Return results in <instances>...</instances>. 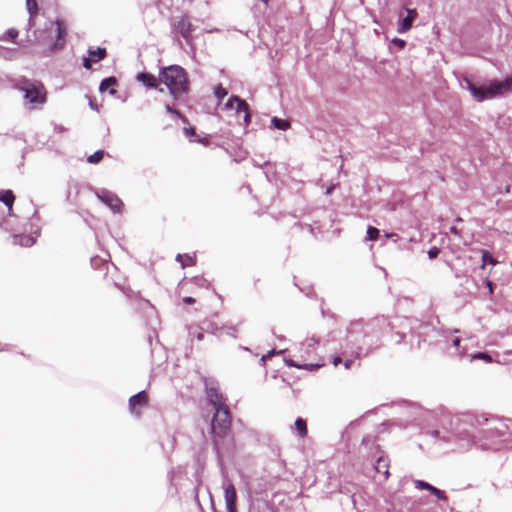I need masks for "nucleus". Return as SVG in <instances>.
I'll return each mask as SVG.
<instances>
[{
  "mask_svg": "<svg viewBox=\"0 0 512 512\" xmlns=\"http://www.w3.org/2000/svg\"><path fill=\"white\" fill-rule=\"evenodd\" d=\"M436 428H427L424 433L435 442L457 443L462 449L472 445L483 450L500 449L508 427L495 418L465 413L461 415L443 414Z\"/></svg>",
  "mask_w": 512,
  "mask_h": 512,
  "instance_id": "1",
  "label": "nucleus"
},
{
  "mask_svg": "<svg viewBox=\"0 0 512 512\" xmlns=\"http://www.w3.org/2000/svg\"><path fill=\"white\" fill-rule=\"evenodd\" d=\"M206 398L208 403L214 409V415L211 420V433L213 440V449L221 461L225 452H230L233 447L231 436V416L223 395L217 388L207 387Z\"/></svg>",
  "mask_w": 512,
  "mask_h": 512,
  "instance_id": "2",
  "label": "nucleus"
},
{
  "mask_svg": "<svg viewBox=\"0 0 512 512\" xmlns=\"http://www.w3.org/2000/svg\"><path fill=\"white\" fill-rule=\"evenodd\" d=\"M159 81L168 89L174 100H180L190 90L188 73L179 65H170L159 70Z\"/></svg>",
  "mask_w": 512,
  "mask_h": 512,
  "instance_id": "3",
  "label": "nucleus"
},
{
  "mask_svg": "<svg viewBox=\"0 0 512 512\" xmlns=\"http://www.w3.org/2000/svg\"><path fill=\"white\" fill-rule=\"evenodd\" d=\"M396 326L384 316L372 318L368 321L362 320V328L366 341V353H371L382 345V338L392 331Z\"/></svg>",
  "mask_w": 512,
  "mask_h": 512,
  "instance_id": "4",
  "label": "nucleus"
},
{
  "mask_svg": "<svg viewBox=\"0 0 512 512\" xmlns=\"http://www.w3.org/2000/svg\"><path fill=\"white\" fill-rule=\"evenodd\" d=\"M17 89L24 93V100L29 109H36L47 101V91L40 81L22 79L17 84Z\"/></svg>",
  "mask_w": 512,
  "mask_h": 512,
  "instance_id": "5",
  "label": "nucleus"
},
{
  "mask_svg": "<svg viewBox=\"0 0 512 512\" xmlns=\"http://www.w3.org/2000/svg\"><path fill=\"white\" fill-rule=\"evenodd\" d=\"M365 339L362 320H356L351 322L347 328V335L343 346L350 350V355L352 357L361 358L369 355V353H366L367 347Z\"/></svg>",
  "mask_w": 512,
  "mask_h": 512,
  "instance_id": "6",
  "label": "nucleus"
},
{
  "mask_svg": "<svg viewBox=\"0 0 512 512\" xmlns=\"http://www.w3.org/2000/svg\"><path fill=\"white\" fill-rule=\"evenodd\" d=\"M467 88L478 102L488 98L501 96L512 88V76L503 81H495L488 86L477 87L472 82L467 81Z\"/></svg>",
  "mask_w": 512,
  "mask_h": 512,
  "instance_id": "7",
  "label": "nucleus"
},
{
  "mask_svg": "<svg viewBox=\"0 0 512 512\" xmlns=\"http://www.w3.org/2000/svg\"><path fill=\"white\" fill-rule=\"evenodd\" d=\"M34 226H31V230L29 232L24 229L23 231L20 229H13L10 231V237L12 238V243L14 245H19L22 247H30L35 242L37 237L40 235V227L35 226L36 229L32 230Z\"/></svg>",
  "mask_w": 512,
  "mask_h": 512,
  "instance_id": "8",
  "label": "nucleus"
},
{
  "mask_svg": "<svg viewBox=\"0 0 512 512\" xmlns=\"http://www.w3.org/2000/svg\"><path fill=\"white\" fill-rule=\"evenodd\" d=\"M406 414L410 421L417 426H422L426 421L434 418L432 411L426 410L419 405L411 404L406 408Z\"/></svg>",
  "mask_w": 512,
  "mask_h": 512,
  "instance_id": "9",
  "label": "nucleus"
},
{
  "mask_svg": "<svg viewBox=\"0 0 512 512\" xmlns=\"http://www.w3.org/2000/svg\"><path fill=\"white\" fill-rule=\"evenodd\" d=\"M302 228H306L307 232L319 241H331L332 239L338 237L341 233L340 228H336L333 230L328 229L327 226H301Z\"/></svg>",
  "mask_w": 512,
  "mask_h": 512,
  "instance_id": "10",
  "label": "nucleus"
},
{
  "mask_svg": "<svg viewBox=\"0 0 512 512\" xmlns=\"http://www.w3.org/2000/svg\"><path fill=\"white\" fill-rule=\"evenodd\" d=\"M396 326L392 331H388L385 336H390L396 345L401 344L406 337V329H412L409 319H403L399 321V324L393 322Z\"/></svg>",
  "mask_w": 512,
  "mask_h": 512,
  "instance_id": "11",
  "label": "nucleus"
},
{
  "mask_svg": "<svg viewBox=\"0 0 512 512\" xmlns=\"http://www.w3.org/2000/svg\"><path fill=\"white\" fill-rule=\"evenodd\" d=\"M147 403H148V396L144 390L131 396L129 399V410H130L131 414L139 417L141 414L139 409L146 406Z\"/></svg>",
  "mask_w": 512,
  "mask_h": 512,
  "instance_id": "12",
  "label": "nucleus"
},
{
  "mask_svg": "<svg viewBox=\"0 0 512 512\" xmlns=\"http://www.w3.org/2000/svg\"><path fill=\"white\" fill-rule=\"evenodd\" d=\"M226 107L228 109L234 108L236 113L244 112L245 122L248 123L250 121L249 106L244 100L240 99L238 96L230 97L226 102Z\"/></svg>",
  "mask_w": 512,
  "mask_h": 512,
  "instance_id": "13",
  "label": "nucleus"
},
{
  "mask_svg": "<svg viewBox=\"0 0 512 512\" xmlns=\"http://www.w3.org/2000/svg\"><path fill=\"white\" fill-rule=\"evenodd\" d=\"M224 497L227 512H237V493L233 483L228 482L224 485Z\"/></svg>",
  "mask_w": 512,
  "mask_h": 512,
  "instance_id": "14",
  "label": "nucleus"
},
{
  "mask_svg": "<svg viewBox=\"0 0 512 512\" xmlns=\"http://www.w3.org/2000/svg\"><path fill=\"white\" fill-rule=\"evenodd\" d=\"M413 483H414V486H415L416 489H418V490H427L432 495L437 497L439 500L447 501V496H446L445 492L440 490L439 488L431 485L430 483H428V482H426L424 480H420V479L413 480Z\"/></svg>",
  "mask_w": 512,
  "mask_h": 512,
  "instance_id": "15",
  "label": "nucleus"
},
{
  "mask_svg": "<svg viewBox=\"0 0 512 512\" xmlns=\"http://www.w3.org/2000/svg\"><path fill=\"white\" fill-rule=\"evenodd\" d=\"M55 24L57 27V37L51 46V50L53 51L60 50L65 46L67 36V30L64 23L61 20H57Z\"/></svg>",
  "mask_w": 512,
  "mask_h": 512,
  "instance_id": "16",
  "label": "nucleus"
},
{
  "mask_svg": "<svg viewBox=\"0 0 512 512\" xmlns=\"http://www.w3.org/2000/svg\"><path fill=\"white\" fill-rule=\"evenodd\" d=\"M100 199L114 212L120 213L124 207L122 200L114 194H103L102 196H100Z\"/></svg>",
  "mask_w": 512,
  "mask_h": 512,
  "instance_id": "17",
  "label": "nucleus"
},
{
  "mask_svg": "<svg viewBox=\"0 0 512 512\" xmlns=\"http://www.w3.org/2000/svg\"><path fill=\"white\" fill-rule=\"evenodd\" d=\"M176 30L185 40H191L193 25L188 18L182 17L176 24Z\"/></svg>",
  "mask_w": 512,
  "mask_h": 512,
  "instance_id": "18",
  "label": "nucleus"
},
{
  "mask_svg": "<svg viewBox=\"0 0 512 512\" xmlns=\"http://www.w3.org/2000/svg\"><path fill=\"white\" fill-rule=\"evenodd\" d=\"M406 11H407V16L402 20L401 24L399 25V27L397 29V31L399 33H405L407 31H409L412 27L413 21L418 16L416 9L406 8Z\"/></svg>",
  "mask_w": 512,
  "mask_h": 512,
  "instance_id": "19",
  "label": "nucleus"
},
{
  "mask_svg": "<svg viewBox=\"0 0 512 512\" xmlns=\"http://www.w3.org/2000/svg\"><path fill=\"white\" fill-rule=\"evenodd\" d=\"M136 79L149 88H157L158 83L160 82L159 77L157 78L153 74L145 72L139 73L136 76Z\"/></svg>",
  "mask_w": 512,
  "mask_h": 512,
  "instance_id": "20",
  "label": "nucleus"
},
{
  "mask_svg": "<svg viewBox=\"0 0 512 512\" xmlns=\"http://www.w3.org/2000/svg\"><path fill=\"white\" fill-rule=\"evenodd\" d=\"M15 201V195L11 190H1L0 191V202H2L9 211V214L12 215V207Z\"/></svg>",
  "mask_w": 512,
  "mask_h": 512,
  "instance_id": "21",
  "label": "nucleus"
},
{
  "mask_svg": "<svg viewBox=\"0 0 512 512\" xmlns=\"http://www.w3.org/2000/svg\"><path fill=\"white\" fill-rule=\"evenodd\" d=\"M197 329L210 332L211 334L216 335L218 331L221 330V326H219L214 320L212 319H204Z\"/></svg>",
  "mask_w": 512,
  "mask_h": 512,
  "instance_id": "22",
  "label": "nucleus"
},
{
  "mask_svg": "<svg viewBox=\"0 0 512 512\" xmlns=\"http://www.w3.org/2000/svg\"><path fill=\"white\" fill-rule=\"evenodd\" d=\"M175 260L180 263L181 268H186L195 265V254H177Z\"/></svg>",
  "mask_w": 512,
  "mask_h": 512,
  "instance_id": "23",
  "label": "nucleus"
},
{
  "mask_svg": "<svg viewBox=\"0 0 512 512\" xmlns=\"http://www.w3.org/2000/svg\"><path fill=\"white\" fill-rule=\"evenodd\" d=\"M117 85V79L115 77H108V78H105L101 81L100 83V86H99V90L101 92H104L108 89H110V94L111 95H115L116 94V90L114 89V87Z\"/></svg>",
  "mask_w": 512,
  "mask_h": 512,
  "instance_id": "24",
  "label": "nucleus"
},
{
  "mask_svg": "<svg viewBox=\"0 0 512 512\" xmlns=\"http://www.w3.org/2000/svg\"><path fill=\"white\" fill-rule=\"evenodd\" d=\"M294 430L300 438L305 437L308 432L306 420L302 417L296 418L294 423Z\"/></svg>",
  "mask_w": 512,
  "mask_h": 512,
  "instance_id": "25",
  "label": "nucleus"
},
{
  "mask_svg": "<svg viewBox=\"0 0 512 512\" xmlns=\"http://www.w3.org/2000/svg\"><path fill=\"white\" fill-rule=\"evenodd\" d=\"M481 269H484L487 264L491 266H496L498 264V260L487 250L481 251Z\"/></svg>",
  "mask_w": 512,
  "mask_h": 512,
  "instance_id": "26",
  "label": "nucleus"
},
{
  "mask_svg": "<svg viewBox=\"0 0 512 512\" xmlns=\"http://www.w3.org/2000/svg\"><path fill=\"white\" fill-rule=\"evenodd\" d=\"M88 53H89V56L92 57V60H93L94 63L103 60L106 57V55H107L106 49L105 48H100V47H98L96 50H91L90 49L88 51Z\"/></svg>",
  "mask_w": 512,
  "mask_h": 512,
  "instance_id": "27",
  "label": "nucleus"
},
{
  "mask_svg": "<svg viewBox=\"0 0 512 512\" xmlns=\"http://www.w3.org/2000/svg\"><path fill=\"white\" fill-rule=\"evenodd\" d=\"M285 363H286L289 367H296V368H299V369H310V370H315V369L319 368V365H318V364H307V363L298 364L297 362H295V361H294V360H292V359H285Z\"/></svg>",
  "mask_w": 512,
  "mask_h": 512,
  "instance_id": "28",
  "label": "nucleus"
},
{
  "mask_svg": "<svg viewBox=\"0 0 512 512\" xmlns=\"http://www.w3.org/2000/svg\"><path fill=\"white\" fill-rule=\"evenodd\" d=\"M342 355L344 356L342 363L344 364L345 369L348 370L357 358L352 357L350 355V350L344 346H342Z\"/></svg>",
  "mask_w": 512,
  "mask_h": 512,
  "instance_id": "29",
  "label": "nucleus"
},
{
  "mask_svg": "<svg viewBox=\"0 0 512 512\" xmlns=\"http://www.w3.org/2000/svg\"><path fill=\"white\" fill-rule=\"evenodd\" d=\"M272 125L278 129V130H283V131H286L290 128L291 124L288 120H284V119H280L278 117H273L272 120Z\"/></svg>",
  "mask_w": 512,
  "mask_h": 512,
  "instance_id": "30",
  "label": "nucleus"
},
{
  "mask_svg": "<svg viewBox=\"0 0 512 512\" xmlns=\"http://www.w3.org/2000/svg\"><path fill=\"white\" fill-rule=\"evenodd\" d=\"M367 237L366 240L375 241L380 238V231L375 226H367Z\"/></svg>",
  "mask_w": 512,
  "mask_h": 512,
  "instance_id": "31",
  "label": "nucleus"
},
{
  "mask_svg": "<svg viewBox=\"0 0 512 512\" xmlns=\"http://www.w3.org/2000/svg\"><path fill=\"white\" fill-rule=\"evenodd\" d=\"M376 470L378 473L383 472L386 476L389 475L388 464H387L386 460H384L382 457H380L377 460Z\"/></svg>",
  "mask_w": 512,
  "mask_h": 512,
  "instance_id": "32",
  "label": "nucleus"
},
{
  "mask_svg": "<svg viewBox=\"0 0 512 512\" xmlns=\"http://www.w3.org/2000/svg\"><path fill=\"white\" fill-rule=\"evenodd\" d=\"M104 157V151L98 150L87 158V161L91 164L99 163Z\"/></svg>",
  "mask_w": 512,
  "mask_h": 512,
  "instance_id": "33",
  "label": "nucleus"
},
{
  "mask_svg": "<svg viewBox=\"0 0 512 512\" xmlns=\"http://www.w3.org/2000/svg\"><path fill=\"white\" fill-rule=\"evenodd\" d=\"M483 285L488 289L489 298L492 299V296L495 292L496 284L488 277H486L483 280Z\"/></svg>",
  "mask_w": 512,
  "mask_h": 512,
  "instance_id": "34",
  "label": "nucleus"
},
{
  "mask_svg": "<svg viewBox=\"0 0 512 512\" xmlns=\"http://www.w3.org/2000/svg\"><path fill=\"white\" fill-rule=\"evenodd\" d=\"M28 12L31 17H34L38 12V5L36 0H26Z\"/></svg>",
  "mask_w": 512,
  "mask_h": 512,
  "instance_id": "35",
  "label": "nucleus"
},
{
  "mask_svg": "<svg viewBox=\"0 0 512 512\" xmlns=\"http://www.w3.org/2000/svg\"><path fill=\"white\" fill-rule=\"evenodd\" d=\"M472 359L484 360L487 363L492 362V357L487 352H476L471 355Z\"/></svg>",
  "mask_w": 512,
  "mask_h": 512,
  "instance_id": "36",
  "label": "nucleus"
},
{
  "mask_svg": "<svg viewBox=\"0 0 512 512\" xmlns=\"http://www.w3.org/2000/svg\"><path fill=\"white\" fill-rule=\"evenodd\" d=\"M193 282L195 285H197L199 287L208 288L210 286L209 281L202 276H195L193 278Z\"/></svg>",
  "mask_w": 512,
  "mask_h": 512,
  "instance_id": "37",
  "label": "nucleus"
},
{
  "mask_svg": "<svg viewBox=\"0 0 512 512\" xmlns=\"http://www.w3.org/2000/svg\"><path fill=\"white\" fill-rule=\"evenodd\" d=\"M166 111L170 114H173L177 116L179 119H181L184 123L188 122L187 118L178 110L174 109L170 105H166Z\"/></svg>",
  "mask_w": 512,
  "mask_h": 512,
  "instance_id": "38",
  "label": "nucleus"
},
{
  "mask_svg": "<svg viewBox=\"0 0 512 512\" xmlns=\"http://www.w3.org/2000/svg\"><path fill=\"white\" fill-rule=\"evenodd\" d=\"M227 94V90L222 85H218L214 90V95L219 100H222L224 97L227 96Z\"/></svg>",
  "mask_w": 512,
  "mask_h": 512,
  "instance_id": "39",
  "label": "nucleus"
},
{
  "mask_svg": "<svg viewBox=\"0 0 512 512\" xmlns=\"http://www.w3.org/2000/svg\"><path fill=\"white\" fill-rule=\"evenodd\" d=\"M221 330H225V333L228 336H231L233 338L237 337V335H236L237 329L233 325H223V326H221Z\"/></svg>",
  "mask_w": 512,
  "mask_h": 512,
  "instance_id": "40",
  "label": "nucleus"
},
{
  "mask_svg": "<svg viewBox=\"0 0 512 512\" xmlns=\"http://www.w3.org/2000/svg\"><path fill=\"white\" fill-rule=\"evenodd\" d=\"M299 290L304 293L307 297L313 298L316 296V293L312 286L307 285L305 287H299Z\"/></svg>",
  "mask_w": 512,
  "mask_h": 512,
  "instance_id": "41",
  "label": "nucleus"
},
{
  "mask_svg": "<svg viewBox=\"0 0 512 512\" xmlns=\"http://www.w3.org/2000/svg\"><path fill=\"white\" fill-rule=\"evenodd\" d=\"M427 254H428L429 259H431V260L436 259L438 257V255L440 254V249L435 246L431 247L428 250Z\"/></svg>",
  "mask_w": 512,
  "mask_h": 512,
  "instance_id": "42",
  "label": "nucleus"
},
{
  "mask_svg": "<svg viewBox=\"0 0 512 512\" xmlns=\"http://www.w3.org/2000/svg\"><path fill=\"white\" fill-rule=\"evenodd\" d=\"M189 335L196 338V340H198V341H202L204 339L203 331L199 330V329H198L197 333H194L192 328H190Z\"/></svg>",
  "mask_w": 512,
  "mask_h": 512,
  "instance_id": "43",
  "label": "nucleus"
},
{
  "mask_svg": "<svg viewBox=\"0 0 512 512\" xmlns=\"http://www.w3.org/2000/svg\"><path fill=\"white\" fill-rule=\"evenodd\" d=\"M383 237H384L385 239H390V240H392V241H393V242H395V243H396V242L399 240V238H400V237H399V235H398L397 233H394V232H391V233H389V232H385V234L383 235Z\"/></svg>",
  "mask_w": 512,
  "mask_h": 512,
  "instance_id": "44",
  "label": "nucleus"
},
{
  "mask_svg": "<svg viewBox=\"0 0 512 512\" xmlns=\"http://www.w3.org/2000/svg\"><path fill=\"white\" fill-rule=\"evenodd\" d=\"M340 350H341L340 354H339V355L334 356V357H333V359H332V363H333L335 366H337V365H339V364H341V363L343 362V358H344V356L342 355V348H341Z\"/></svg>",
  "mask_w": 512,
  "mask_h": 512,
  "instance_id": "45",
  "label": "nucleus"
},
{
  "mask_svg": "<svg viewBox=\"0 0 512 512\" xmlns=\"http://www.w3.org/2000/svg\"><path fill=\"white\" fill-rule=\"evenodd\" d=\"M7 36L9 37V39L14 41L18 36V31L15 29H10L7 31Z\"/></svg>",
  "mask_w": 512,
  "mask_h": 512,
  "instance_id": "46",
  "label": "nucleus"
},
{
  "mask_svg": "<svg viewBox=\"0 0 512 512\" xmlns=\"http://www.w3.org/2000/svg\"><path fill=\"white\" fill-rule=\"evenodd\" d=\"M93 62L92 60V57L89 56L88 58H84V61H83V66L86 68V69H91L92 65L91 63Z\"/></svg>",
  "mask_w": 512,
  "mask_h": 512,
  "instance_id": "47",
  "label": "nucleus"
},
{
  "mask_svg": "<svg viewBox=\"0 0 512 512\" xmlns=\"http://www.w3.org/2000/svg\"><path fill=\"white\" fill-rule=\"evenodd\" d=\"M183 302L187 305H192L196 302L195 298L191 297V296H186L183 298Z\"/></svg>",
  "mask_w": 512,
  "mask_h": 512,
  "instance_id": "48",
  "label": "nucleus"
},
{
  "mask_svg": "<svg viewBox=\"0 0 512 512\" xmlns=\"http://www.w3.org/2000/svg\"><path fill=\"white\" fill-rule=\"evenodd\" d=\"M460 343H461V339L459 337H454L452 339V346L455 347L456 350H459Z\"/></svg>",
  "mask_w": 512,
  "mask_h": 512,
  "instance_id": "49",
  "label": "nucleus"
},
{
  "mask_svg": "<svg viewBox=\"0 0 512 512\" xmlns=\"http://www.w3.org/2000/svg\"><path fill=\"white\" fill-rule=\"evenodd\" d=\"M276 352L274 349H272L271 351H269L267 354L263 355L261 357V361L262 362H266L267 359L271 358L272 355H274Z\"/></svg>",
  "mask_w": 512,
  "mask_h": 512,
  "instance_id": "50",
  "label": "nucleus"
},
{
  "mask_svg": "<svg viewBox=\"0 0 512 512\" xmlns=\"http://www.w3.org/2000/svg\"><path fill=\"white\" fill-rule=\"evenodd\" d=\"M91 264L93 266H96V265H99V264H104L103 260L99 257H93L91 258Z\"/></svg>",
  "mask_w": 512,
  "mask_h": 512,
  "instance_id": "51",
  "label": "nucleus"
},
{
  "mask_svg": "<svg viewBox=\"0 0 512 512\" xmlns=\"http://www.w3.org/2000/svg\"><path fill=\"white\" fill-rule=\"evenodd\" d=\"M317 343L318 341L315 338H311L307 340L305 344L308 346V348H311L314 347Z\"/></svg>",
  "mask_w": 512,
  "mask_h": 512,
  "instance_id": "52",
  "label": "nucleus"
},
{
  "mask_svg": "<svg viewBox=\"0 0 512 512\" xmlns=\"http://www.w3.org/2000/svg\"><path fill=\"white\" fill-rule=\"evenodd\" d=\"M89 100V105L92 109L98 110L97 104L95 103V100L91 96H87Z\"/></svg>",
  "mask_w": 512,
  "mask_h": 512,
  "instance_id": "53",
  "label": "nucleus"
},
{
  "mask_svg": "<svg viewBox=\"0 0 512 512\" xmlns=\"http://www.w3.org/2000/svg\"><path fill=\"white\" fill-rule=\"evenodd\" d=\"M142 304L145 305L151 313L154 312L155 309L148 300H142Z\"/></svg>",
  "mask_w": 512,
  "mask_h": 512,
  "instance_id": "54",
  "label": "nucleus"
},
{
  "mask_svg": "<svg viewBox=\"0 0 512 512\" xmlns=\"http://www.w3.org/2000/svg\"><path fill=\"white\" fill-rule=\"evenodd\" d=\"M184 133L187 135V136H193L195 135V129L190 127V128H185L184 129Z\"/></svg>",
  "mask_w": 512,
  "mask_h": 512,
  "instance_id": "55",
  "label": "nucleus"
},
{
  "mask_svg": "<svg viewBox=\"0 0 512 512\" xmlns=\"http://www.w3.org/2000/svg\"><path fill=\"white\" fill-rule=\"evenodd\" d=\"M449 230H450L451 234H454L456 236L459 234V230H458L457 226H449Z\"/></svg>",
  "mask_w": 512,
  "mask_h": 512,
  "instance_id": "56",
  "label": "nucleus"
},
{
  "mask_svg": "<svg viewBox=\"0 0 512 512\" xmlns=\"http://www.w3.org/2000/svg\"><path fill=\"white\" fill-rule=\"evenodd\" d=\"M395 42L402 48L404 47L405 45V41L404 40H401V39H397L395 40Z\"/></svg>",
  "mask_w": 512,
  "mask_h": 512,
  "instance_id": "57",
  "label": "nucleus"
},
{
  "mask_svg": "<svg viewBox=\"0 0 512 512\" xmlns=\"http://www.w3.org/2000/svg\"><path fill=\"white\" fill-rule=\"evenodd\" d=\"M505 354H507V355H511V354H512V349H511V350H507V351H505Z\"/></svg>",
  "mask_w": 512,
  "mask_h": 512,
  "instance_id": "58",
  "label": "nucleus"
},
{
  "mask_svg": "<svg viewBox=\"0 0 512 512\" xmlns=\"http://www.w3.org/2000/svg\"><path fill=\"white\" fill-rule=\"evenodd\" d=\"M278 338H279L280 340H284V339H285V337H284V336H278Z\"/></svg>",
  "mask_w": 512,
  "mask_h": 512,
  "instance_id": "59",
  "label": "nucleus"
}]
</instances>
